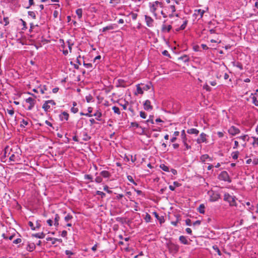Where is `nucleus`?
<instances>
[{"mask_svg": "<svg viewBox=\"0 0 258 258\" xmlns=\"http://www.w3.org/2000/svg\"><path fill=\"white\" fill-rule=\"evenodd\" d=\"M56 242H59V243H61L62 242V240L61 239L53 238L52 240V244H54L56 243Z\"/></svg>", "mask_w": 258, "mask_h": 258, "instance_id": "de8ad7c7", "label": "nucleus"}, {"mask_svg": "<svg viewBox=\"0 0 258 258\" xmlns=\"http://www.w3.org/2000/svg\"><path fill=\"white\" fill-rule=\"evenodd\" d=\"M56 103L53 100L45 101L42 105V108L46 112L48 111L50 109V106L55 105Z\"/></svg>", "mask_w": 258, "mask_h": 258, "instance_id": "39448f33", "label": "nucleus"}, {"mask_svg": "<svg viewBox=\"0 0 258 258\" xmlns=\"http://www.w3.org/2000/svg\"><path fill=\"white\" fill-rule=\"evenodd\" d=\"M34 236L38 238H43L45 237V234L43 233H38L34 234Z\"/></svg>", "mask_w": 258, "mask_h": 258, "instance_id": "e433bc0d", "label": "nucleus"}, {"mask_svg": "<svg viewBox=\"0 0 258 258\" xmlns=\"http://www.w3.org/2000/svg\"><path fill=\"white\" fill-rule=\"evenodd\" d=\"M20 149L17 147L10 148L7 146L5 149L4 157L9 159L10 164H18L21 161V154Z\"/></svg>", "mask_w": 258, "mask_h": 258, "instance_id": "f257e3e1", "label": "nucleus"}, {"mask_svg": "<svg viewBox=\"0 0 258 258\" xmlns=\"http://www.w3.org/2000/svg\"><path fill=\"white\" fill-rule=\"evenodd\" d=\"M92 116H95L96 119L98 121L102 120L101 117H102V114L100 110H96V112L94 114H92Z\"/></svg>", "mask_w": 258, "mask_h": 258, "instance_id": "4468645a", "label": "nucleus"}, {"mask_svg": "<svg viewBox=\"0 0 258 258\" xmlns=\"http://www.w3.org/2000/svg\"><path fill=\"white\" fill-rule=\"evenodd\" d=\"M239 154V152L238 151L233 152L231 153V156L233 159L236 160L238 158Z\"/></svg>", "mask_w": 258, "mask_h": 258, "instance_id": "473e14b6", "label": "nucleus"}, {"mask_svg": "<svg viewBox=\"0 0 258 258\" xmlns=\"http://www.w3.org/2000/svg\"><path fill=\"white\" fill-rule=\"evenodd\" d=\"M151 216L147 213H146V215L144 217V220L146 223H149L151 222Z\"/></svg>", "mask_w": 258, "mask_h": 258, "instance_id": "f704fd0d", "label": "nucleus"}, {"mask_svg": "<svg viewBox=\"0 0 258 258\" xmlns=\"http://www.w3.org/2000/svg\"><path fill=\"white\" fill-rule=\"evenodd\" d=\"M180 186H181L180 183H179L177 181H174L173 185H169V188L171 190L174 191L175 190V187H179Z\"/></svg>", "mask_w": 258, "mask_h": 258, "instance_id": "4be33fe9", "label": "nucleus"}, {"mask_svg": "<svg viewBox=\"0 0 258 258\" xmlns=\"http://www.w3.org/2000/svg\"><path fill=\"white\" fill-rule=\"evenodd\" d=\"M207 135L204 133L200 134V137L197 139V142L198 144L207 142Z\"/></svg>", "mask_w": 258, "mask_h": 258, "instance_id": "1a4fd4ad", "label": "nucleus"}, {"mask_svg": "<svg viewBox=\"0 0 258 258\" xmlns=\"http://www.w3.org/2000/svg\"><path fill=\"white\" fill-rule=\"evenodd\" d=\"M200 160L203 163L205 162L208 160H209V161L212 160V159H211V158L209 157V156L208 154H204V155H202L200 158Z\"/></svg>", "mask_w": 258, "mask_h": 258, "instance_id": "aec40b11", "label": "nucleus"}, {"mask_svg": "<svg viewBox=\"0 0 258 258\" xmlns=\"http://www.w3.org/2000/svg\"><path fill=\"white\" fill-rule=\"evenodd\" d=\"M100 175L104 178H109L110 176V173L106 170H103L100 172Z\"/></svg>", "mask_w": 258, "mask_h": 258, "instance_id": "a878e982", "label": "nucleus"}, {"mask_svg": "<svg viewBox=\"0 0 258 258\" xmlns=\"http://www.w3.org/2000/svg\"><path fill=\"white\" fill-rule=\"evenodd\" d=\"M171 246L172 247H173V248L176 251H177L179 249V246L176 245V244H171Z\"/></svg>", "mask_w": 258, "mask_h": 258, "instance_id": "0e129e2a", "label": "nucleus"}, {"mask_svg": "<svg viewBox=\"0 0 258 258\" xmlns=\"http://www.w3.org/2000/svg\"><path fill=\"white\" fill-rule=\"evenodd\" d=\"M59 117L61 121H67L69 119V114L67 112L63 111L59 114Z\"/></svg>", "mask_w": 258, "mask_h": 258, "instance_id": "9d476101", "label": "nucleus"}, {"mask_svg": "<svg viewBox=\"0 0 258 258\" xmlns=\"http://www.w3.org/2000/svg\"><path fill=\"white\" fill-rule=\"evenodd\" d=\"M179 240L180 242L183 244H188L189 242L186 237L184 236L181 235L179 236Z\"/></svg>", "mask_w": 258, "mask_h": 258, "instance_id": "6ab92c4d", "label": "nucleus"}, {"mask_svg": "<svg viewBox=\"0 0 258 258\" xmlns=\"http://www.w3.org/2000/svg\"><path fill=\"white\" fill-rule=\"evenodd\" d=\"M73 219V216L70 214H68L65 217L64 220L67 222H69L70 220Z\"/></svg>", "mask_w": 258, "mask_h": 258, "instance_id": "a19ab883", "label": "nucleus"}, {"mask_svg": "<svg viewBox=\"0 0 258 258\" xmlns=\"http://www.w3.org/2000/svg\"><path fill=\"white\" fill-rule=\"evenodd\" d=\"M95 181L97 183H101L102 181V178L101 176H97L95 179Z\"/></svg>", "mask_w": 258, "mask_h": 258, "instance_id": "864d4df0", "label": "nucleus"}, {"mask_svg": "<svg viewBox=\"0 0 258 258\" xmlns=\"http://www.w3.org/2000/svg\"><path fill=\"white\" fill-rule=\"evenodd\" d=\"M212 248L217 253V254L219 255L220 256L222 255V253H221L219 248H218V247L217 245H213Z\"/></svg>", "mask_w": 258, "mask_h": 258, "instance_id": "4c0bfd02", "label": "nucleus"}, {"mask_svg": "<svg viewBox=\"0 0 258 258\" xmlns=\"http://www.w3.org/2000/svg\"><path fill=\"white\" fill-rule=\"evenodd\" d=\"M187 20H185L183 21V23L181 24V25L179 27H177L175 29L176 31H179L180 30H184L185 27H186L187 24Z\"/></svg>", "mask_w": 258, "mask_h": 258, "instance_id": "a211bd4d", "label": "nucleus"}, {"mask_svg": "<svg viewBox=\"0 0 258 258\" xmlns=\"http://www.w3.org/2000/svg\"><path fill=\"white\" fill-rule=\"evenodd\" d=\"M28 124V120L23 119L21 121L20 126L22 127H25L26 126H27Z\"/></svg>", "mask_w": 258, "mask_h": 258, "instance_id": "ea45409f", "label": "nucleus"}, {"mask_svg": "<svg viewBox=\"0 0 258 258\" xmlns=\"http://www.w3.org/2000/svg\"><path fill=\"white\" fill-rule=\"evenodd\" d=\"M85 98H86L87 102L89 103L92 100V97L89 95L86 96Z\"/></svg>", "mask_w": 258, "mask_h": 258, "instance_id": "680f3d73", "label": "nucleus"}, {"mask_svg": "<svg viewBox=\"0 0 258 258\" xmlns=\"http://www.w3.org/2000/svg\"><path fill=\"white\" fill-rule=\"evenodd\" d=\"M140 116L142 118L145 119L147 117V114L145 112L142 111H140Z\"/></svg>", "mask_w": 258, "mask_h": 258, "instance_id": "5fc2aeb1", "label": "nucleus"}, {"mask_svg": "<svg viewBox=\"0 0 258 258\" xmlns=\"http://www.w3.org/2000/svg\"><path fill=\"white\" fill-rule=\"evenodd\" d=\"M35 249V244L34 243H29L27 247V250L29 251H32Z\"/></svg>", "mask_w": 258, "mask_h": 258, "instance_id": "393cba45", "label": "nucleus"}, {"mask_svg": "<svg viewBox=\"0 0 258 258\" xmlns=\"http://www.w3.org/2000/svg\"><path fill=\"white\" fill-rule=\"evenodd\" d=\"M28 225L31 227L32 230H36V226L34 225V224L32 222L29 221L28 223Z\"/></svg>", "mask_w": 258, "mask_h": 258, "instance_id": "8fccbe9b", "label": "nucleus"}, {"mask_svg": "<svg viewBox=\"0 0 258 258\" xmlns=\"http://www.w3.org/2000/svg\"><path fill=\"white\" fill-rule=\"evenodd\" d=\"M198 211L201 214H204L205 213V206L203 204L200 205L198 208Z\"/></svg>", "mask_w": 258, "mask_h": 258, "instance_id": "72a5a7b5", "label": "nucleus"}, {"mask_svg": "<svg viewBox=\"0 0 258 258\" xmlns=\"http://www.w3.org/2000/svg\"><path fill=\"white\" fill-rule=\"evenodd\" d=\"M7 112L8 114H9L11 116H13L14 114V110L13 108H12L11 109H7Z\"/></svg>", "mask_w": 258, "mask_h": 258, "instance_id": "bf43d9fd", "label": "nucleus"}, {"mask_svg": "<svg viewBox=\"0 0 258 258\" xmlns=\"http://www.w3.org/2000/svg\"><path fill=\"white\" fill-rule=\"evenodd\" d=\"M59 219H60V217H59V215L58 214H55V218H54V225L56 227L58 226L59 225L58 222H59Z\"/></svg>", "mask_w": 258, "mask_h": 258, "instance_id": "2f4dec72", "label": "nucleus"}, {"mask_svg": "<svg viewBox=\"0 0 258 258\" xmlns=\"http://www.w3.org/2000/svg\"><path fill=\"white\" fill-rule=\"evenodd\" d=\"M127 179L132 183H133V184H135V185H137V183L135 182V181L134 180L133 178V177L131 175H128L127 176Z\"/></svg>", "mask_w": 258, "mask_h": 258, "instance_id": "3c124183", "label": "nucleus"}, {"mask_svg": "<svg viewBox=\"0 0 258 258\" xmlns=\"http://www.w3.org/2000/svg\"><path fill=\"white\" fill-rule=\"evenodd\" d=\"M96 194L97 195L101 196V198H102L105 197V196L106 195L105 193H104L103 192L101 191H97Z\"/></svg>", "mask_w": 258, "mask_h": 258, "instance_id": "6e6d98bb", "label": "nucleus"}, {"mask_svg": "<svg viewBox=\"0 0 258 258\" xmlns=\"http://www.w3.org/2000/svg\"><path fill=\"white\" fill-rule=\"evenodd\" d=\"M91 137L88 135L86 133H84V137L83 140L85 141H88L90 139Z\"/></svg>", "mask_w": 258, "mask_h": 258, "instance_id": "c03bdc74", "label": "nucleus"}, {"mask_svg": "<svg viewBox=\"0 0 258 258\" xmlns=\"http://www.w3.org/2000/svg\"><path fill=\"white\" fill-rule=\"evenodd\" d=\"M172 28V26L170 25H166L163 24L162 26V31L163 32H169Z\"/></svg>", "mask_w": 258, "mask_h": 258, "instance_id": "2eb2a0df", "label": "nucleus"}, {"mask_svg": "<svg viewBox=\"0 0 258 258\" xmlns=\"http://www.w3.org/2000/svg\"><path fill=\"white\" fill-rule=\"evenodd\" d=\"M71 111L73 113H76L78 112L79 109L77 107H72L71 108Z\"/></svg>", "mask_w": 258, "mask_h": 258, "instance_id": "603ef678", "label": "nucleus"}, {"mask_svg": "<svg viewBox=\"0 0 258 258\" xmlns=\"http://www.w3.org/2000/svg\"><path fill=\"white\" fill-rule=\"evenodd\" d=\"M224 200L227 202L230 206H236V198L226 193L224 196Z\"/></svg>", "mask_w": 258, "mask_h": 258, "instance_id": "7ed1b4c3", "label": "nucleus"}, {"mask_svg": "<svg viewBox=\"0 0 258 258\" xmlns=\"http://www.w3.org/2000/svg\"><path fill=\"white\" fill-rule=\"evenodd\" d=\"M144 108L146 110H151L152 109L153 107L151 105V101L149 100H146L144 103Z\"/></svg>", "mask_w": 258, "mask_h": 258, "instance_id": "9b49d317", "label": "nucleus"}, {"mask_svg": "<svg viewBox=\"0 0 258 258\" xmlns=\"http://www.w3.org/2000/svg\"><path fill=\"white\" fill-rule=\"evenodd\" d=\"M119 3V0H110V3L113 4L115 6Z\"/></svg>", "mask_w": 258, "mask_h": 258, "instance_id": "e2e57ef3", "label": "nucleus"}, {"mask_svg": "<svg viewBox=\"0 0 258 258\" xmlns=\"http://www.w3.org/2000/svg\"><path fill=\"white\" fill-rule=\"evenodd\" d=\"M137 91L135 92V95H138V94H143L144 93V91L142 89L141 86V84H138L136 85Z\"/></svg>", "mask_w": 258, "mask_h": 258, "instance_id": "f3484780", "label": "nucleus"}, {"mask_svg": "<svg viewBox=\"0 0 258 258\" xmlns=\"http://www.w3.org/2000/svg\"><path fill=\"white\" fill-rule=\"evenodd\" d=\"M168 10L170 11L171 13H174L176 11L175 6L173 5L169 6L168 7Z\"/></svg>", "mask_w": 258, "mask_h": 258, "instance_id": "37998d69", "label": "nucleus"}, {"mask_svg": "<svg viewBox=\"0 0 258 258\" xmlns=\"http://www.w3.org/2000/svg\"><path fill=\"white\" fill-rule=\"evenodd\" d=\"M218 178L220 180H223L224 181L228 182V183H230L231 182L230 176L228 172L226 171H222L219 175Z\"/></svg>", "mask_w": 258, "mask_h": 258, "instance_id": "20e7f679", "label": "nucleus"}, {"mask_svg": "<svg viewBox=\"0 0 258 258\" xmlns=\"http://www.w3.org/2000/svg\"><path fill=\"white\" fill-rule=\"evenodd\" d=\"M149 7L150 12L153 14L155 17L157 16L156 12L160 9L163 7V5L162 2L159 1H155L153 3H149Z\"/></svg>", "mask_w": 258, "mask_h": 258, "instance_id": "f03ea898", "label": "nucleus"}, {"mask_svg": "<svg viewBox=\"0 0 258 258\" xmlns=\"http://www.w3.org/2000/svg\"><path fill=\"white\" fill-rule=\"evenodd\" d=\"M153 214L154 215L155 218L159 221L160 224H162L164 222L165 220L163 216H159L158 213L156 212H154L153 213Z\"/></svg>", "mask_w": 258, "mask_h": 258, "instance_id": "f8f14e48", "label": "nucleus"}, {"mask_svg": "<svg viewBox=\"0 0 258 258\" xmlns=\"http://www.w3.org/2000/svg\"><path fill=\"white\" fill-rule=\"evenodd\" d=\"M253 142L252 143L253 147L258 146V137H253Z\"/></svg>", "mask_w": 258, "mask_h": 258, "instance_id": "58836bf2", "label": "nucleus"}, {"mask_svg": "<svg viewBox=\"0 0 258 258\" xmlns=\"http://www.w3.org/2000/svg\"><path fill=\"white\" fill-rule=\"evenodd\" d=\"M83 11L82 9H78L76 11V13L77 15L78 19L80 20L82 17Z\"/></svg>", "mask_w": 258, "mask_h": 258, "instance_id": "c85d7f7f", "label": "nucleus"}, {"mask_svg": "<svg viewBox=\"0 0 258 258\" xmlns=\"http://www.w3.org/2000/svg\"><path fill=\"white\" fill-rule=\"evenodd\" d=\"M236 139L238 140H242L243 142L242 146L244 147L246 144L245 141H248V135H244L241 136L237 137Z\"/></svg>", "mask_w": 258, "mask_h": 258, "instance_id": "dca6fc26", "label": "nucleus"}, {"mask_svg": "<svg viewBox=\"0 0 258 258\" xmlns=\"http://www.w3.org/2000/svg\"><path fill=\"white\" fill-rule=\"evenodd\" d=\"M114 24H110L108 26H107L106 27H103L102 29H100L99 31L100 32L102 31V32H104L107 30H113L114 28Z\"/></svg>", "mask_w": 258, "mask_h": 258, "instance_id": "412c9836", "label": "nucleus"}, {"mask_svg": "<svg viewBox=\"0 0 258 258\" xmlns=\"http://www.w3.org/2000/svg\"><path fill=\"white\" fill-rule=\"evenodd\" d=\"M187 133L189 134H195L197 135L199 133V131L196 128H192L187 130Z\"/></svg>", "mask_w": 258, "mask_h": 258, "instance_id": "5701e85b", "label": "nucleus"}, {"mask_svg": "<svg viewBox=\"0 0 258 258\" xmlns=\"http://www.w3.org/2000/svg\"><path fill=\"white\" fill-rule=\"evenodd\" d=\"M203 88L208 91H210L211 90V88L207 84L204 85L203 86Z\"/></svg>", "mask_w": 258, "mask_h": 258, "instance_id": "774afa93", "label": "nucleus"}, {"mask_svg": "<svg viewBox=\"0 0 258 258\" xmlns=\"http://www.w3.org/2000/svg\"><path fill=\"white\" fill-rule=\"evenodd\" d=\"M255 94H256V93H255V94L251 93V96H252L251 98L252 100V103L255 106H258V98L254 96Z\"/></svg>", "mask_w": 258, "mask_h": 258, "instance_id": "b1692460", "label": "nucleus"}, {"mask_svg": "<svg viewBox=\"0 0 258 258\" xmlns=\"http://www.w3.org/2000/svg\"><path fill=\"white\" fill-rule=\"evenodd\" d=\"M3 20H4V22H5V26H6V25L9 24V18L8 17L4 18Z\"/></svg>", "mask_w": 258, "mask_h": 258, "instance_id": "338daca9", "label": "nucleus"}, {"mask_svg": "<svg viewBox=\"0 0 258 258\" xmlns=\"http://www.w3.org/2000/svg\"><path fill=\"white\" fill-rule=\"evenodd\" d=\"M118 87L125 88L127 86V85H126V82L123 80L121 79L118 80Z\"/></svg>", "mask_w": 258, "mask_h": 258, "instance_id": "bb28decb", "label": "nucleus"}, {"mask_svg": "<svg viewBox=\"0 0 258 258\" xmlns=\"http://www.w3.org/2000/svg\"><path fill=\"white\" fill-rule=\"evenodd\" d=\"M181 138L182 141H187L186 135L184 130H182L181 132Z\"/></svg>", "mask_w": 258, "mask_h": 258, "instance_id": "c756f323", "label": "nucleus"}, {"mask_svg": "<svg viewBox=\"0 0 258 258\" xmlns=\"http://www.w3.org/2000/svg\"><path fill=\"white\" fill-rule=\"evenodd\" d=\"M195 14L197 15H200V18H202L203 17V15L205 13V11L203 10L199 9L198 10L195 11Z\"/></svg>", "mask_w": 258, "mask_h": 258, "instance_id": "cd10ccee", "label": "nucleus"}, {"mask_svg": "<svg viewBox=\"0 0 258 258\" xmlns=\"http://www.w3.org/2000/svg\"><path fill=\"white\" fill-rule=\"evenodd\" d=\"M179 59L182 60L184 62H186L189 61V57L186 55H184L180 57Z\"/></svg>", "mask_w": 258, "mask_h": 258, "instance_id": "c9c22d12", "label": "nucleus"}, {"mask_svg": "<svg viewBox=\"0 0 258 258\" xmlns=\"http://www.w3.org/2000/svg\"><path fill=\"white\" fill-rule=\"evenodd\" d=\"M85 179L90 180H91V181H93V180H92L93 177H92V175H91L90 174H86L85 175Z\"/></svg>", "mask_w": 258, "mask_h": 258, "instance_id": "13d9d810", "label": "nucleus"}, {"mask_svg": "<svg viewBox=\"0 0 258 258\" xmlns=\"http://www.w3.org/2000/svg\"><path fill=\"white\" fill-rule=\"evenodd\" d=\"M22 242V239L21 238H17L16 239L13 241V243L14 244H18Z\"/></svg>", "mask_w": 258, "mask_h": 258, "instance_id": "69168bd1", "label": "nucleus"}, {"mask_svg": "<svg viewBox=\"0 0 258 258\" xmlns=\"http://www.w3.org/2000/svg\"><path fill=\"white\" fill-rule=\"evenodd\" d=\"M146 122L148 124H149V123H151V124H154V120H153V116H150L149 117V118L146 120Z\"/></svg>", "mask_w": 258, "mask_h": 258, "instance_id": "09e8293b", "label": "nucleus"}, {"mask_svg": "<svg viewBox=\"0 0 258 258\" xmlns=\"http://www.w3.org/2000/svg\"><path fill=\"white\" fill-rule=\"evenodd\" d=\"M47 90L46 87L45 86H43L42 88H41L40 90V92L41 94H44L45 91Z\"/></svg>", "mask_w": 258, "mask_h": 258, "instance_id": "052dcab7", "label": "nucleus"}, {"mask_svg": "<svg viewBox=\"0 0 258 258\" xmlns=\"http://www.w3.org/2000/svg\"><path fill=\"white\" fill-rule=\"evenodd\" d=\"M112 110H113L114 112L117 114H120V109L118 107L114 106L112 107Z\"/></svg>", "mask_w": 258, "mask_h": 258, "instance_id": "79ce46f5", "label": "nucleus"}, {"mask_svg": "<svg viewBox=\"0 0 258 258\" xmlns=\"http://www.w3.org/2000/svg\"><path fill=\"white\" fill-rule=\"evenodd\" d=\"M240 130L235 126H231L228 130V132L232 136H235L240 133Z\"/></svg>", "mask_w": 258, "mask_h": 258, "instance_id": "0eeeda50", "label": "nucleus"}, {"mask_svg": "<svg viewBox=\"0 0 258 258\" xmlns=\"http://www.w3.org/2000/svg\"><path fill=\"white\" fill-rule=\"evenodd\" d=\"M145 19L147 26L149 27H152L153 26L154 20L151 17L145 15Z\"/></svg>", "mask_w": 258, "mask_h": 258, "instance_id": "6e6552de", "label": "nucleus"}, {"mask_svg": "<svg viewBox=\"0 0 258 258\" xmlns=\"http://www.w3.org/2000/svg\"><path fill=\"white\" fill-rule=\"evenodd\" d=\"M160 167L162 170H163V171H164L165 172H169L170 171L169 167L165 165V164H161L160 165Z\"/></svg>", "mask_w": 258, "mask_h": 258, "instance_id": "7c9ffc66", "label": "nucleus"}, {"mask_svg": "<svg viewBox=\"0 0 258 258\" xmlns=\"http://www.w3.org/2000/svg\"><path fill=\"white\" fill-rule=\"evenodd\" d=\"M25 102L29 104L27 108L28 110H31L34 107L36 103L35 99L31 97L26 99Z\"/></svg>", "mask_w": 258, "mask_h": 258, "instance_id": "423d86ee", "label": "nucleus"}, {"mask_svg": "<svg viewBox=\"0 0 258 258\" xmlns=\"http://www.w3.org/2000/svg\"><path fill=\"white\" fill-rule=\"evenodd\" d=\"M65 253L66 255L69 256L68 258H71V256L74 254V252L69 250H66L65 251Z\"/></svg>", "mask_w": 258, "mask_h": 258, "instance_id": "49530a36", "label": "nucleus"}, {"mask_svg": "<svg viewBox=\"0 0 258 258\" xmlns=\"http://www.w3.org/2000/svg\"><path fill=\"white\" fill-rule=\"evenodd\" d=\"M184 146L185 147L186 150H188L191 148V146L188 145L187 143V141H182Z\"/></svg>", "mask_w": 258, "mask_h": 258, "instance_id": "4d7b16f0", "label": "nucleus"}, {"mask_svg": "<svg viewBox=\"0 0 258 258\" xmlns=\"http://www.w3.org/2000/svg\"><path fill=\"white\" fill-rule=\"evenodd\" d=\"M28 14V15L29 16H30L31 17H32L33 19H36V14L34 12L29 11Z\"/></svg>", "mask_w": 258, "mask_h": 258, "instance_id": "a18cd8bd", "label": "nucleus"}, {"mask_svg": "<svg viewBox=\"0 0 258 258\" xmlns=\"http://www.w3.org/2000/svg\"><path fill=\"white\" fill-rule=\"evenodd\" d=\"M140 84L143 91H148L152 87V84L151 83H148V84H146L141 83Z\"/></svg>", "mask_w": 258, "mask_h": 258, "instance_id": "ddd939ff", "label": "nucleus"}]
</instances>
